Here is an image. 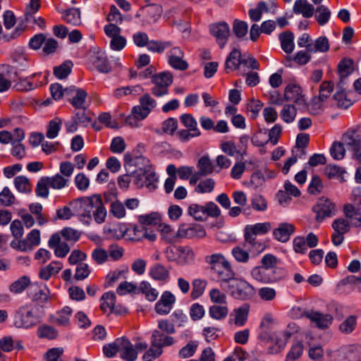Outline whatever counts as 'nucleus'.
Returning <instances> with one entry per match:
<instances>
[{"label":"nucleus","mask_w":361,"mask_h":361,"mask_svg":"<svg viewBox=\"0 0 361 361\" xmlns=\"http://www.w3.org/2000/svg\"><path fill=\"white\" fill-rule=\"evenodd\" d=\"M292 333L288 331L279 332L275 334V344L278 347V350H274V348H269L268 352L269 353H278L286 346L288 341L290 338Z\"/></svg>","instance_id":"nucleus-34"},{"label":"nucleus","mask_w":361,"mask_h":361,"mask_svg":"<svg viewBox=\"0 0 361 361\" xmlns=\"http://www.w3.org/2000/svg\"><path fill=\"white\" fill-rule=\"evenodd\" d=\"M197 346L198 342L197 341H190L179 350V357L184 359L192 357L196 352Z\"/></svg>","instance_id":"nucleus-52"},{"label":"nucleus","mask_w":361,"mask_h":361,"mask_svg":"<svg viewBox=\"0 0 361 361\" xmlns=\"http://www.w3.org/2000/svg\"><path fill=\"white\" fill-rule=\"evenodd\" d=\"M142 11L145 16V21L147 24H151L159 20L162 13V8L159 4H148L142 8Z\"/></svg>","instance_id":"nucleus-23"},{"label":"nucleus","mask_w":361,"mask_h":361,"mask_svg":"<svg viewBox=\"0 0 361 361\" xmlns=\"http://www.w3.org/2000/svg\"><path fill=\"white\" fill-rule=\"evenodd\" d=\"M180 120L187 130L194 132L195 135H201V132L197 128V123L192 114H182L180 116Z\"/></svg>","instance_id":"nucleus-36"},{"label":"nucleus","mask_w":361,"mask_h":361,"mask_svg":"<svg viewBox=\"0 0 361 361\" xmlns=\"http://www.w3.org/2000/svg\"><path fill=\"white\" fill-rule=\"evenodd\" d=\"M87 197V204L90 205L92 216L97 224H102L106 217V209L102 202V196L99 194H94Z\"/></svg>","instance_id":"nucleus-9"},{"label":"nucleus","mask_w":361,"mask_h":361,"mask_svg":"<svg viewBox=\"0 0 361 361\" xmlns=\"http://www.w3.org/2000/svg\"><path fill=\"white\" fill-rule=\"evenodd\" d=\"M233 31L238 38L245 37L248 31V25L245 21L235 19L233 23Z\"/></svg>","instance_id":"nucleus-49"},{"label":"nucleus","mask_w":361,"mask_h":361,"mask_svg":"<svg viewBox=\"0 0 361 361\" xmlns=\"http://www.w3.org/2000/svg\"><path fill=\"white\" fill-rule=\"evenodd\" d=\"M110 212L117 219H122L126 216L125 206L117 200L111 202Z\"/></svg>","instance_id":"nucleus-63"},{"label":"nucleus","mask_w":361,"mask_h":361,"mask_svg":"<svg viewBox=\"0 0 361 361\" xmlns=\"http://www.w3.org/2000/svg\"><path fill=\"white\" fill-rule=\"evenodd\" d=\"M349 361H361V345H353L349 346L347 351Z\"/></svg>","instance_id":"nucleus-64"},{"label":"nucleus","mask_w":361,"mask_h":361,"mask_svg":"<svg viewBox=\"0 0 361 361\" xmlns=\"http://www.w3.org/2000/svg\"><path fill=\"white\" fill-rule=\"evenodd\" d=\"M294 231L295 226L293 224L281 223L277 228L274 230L273 235L278 241L286 243L288 241Z\"/></svg>","instance_id":"nucleus-22"},{"label":"nucleus","mask_w":361,"mask_h":361,"mask_svg":"<svg viewBox=\"0 0 361 361\" xmlns=\"http://www.w3.org/2000/svg\"><path fill=\"white\" fill-rule=\"evenodd\" d=\"M346 82H338L337 85V91L334 94V99L337 102V105L340 107L347 109L351 106L352 103L350 100L346 99L345 94L344 85Z\"/></svg>","instance_id":"nucleus-31"},{"label":"nucleus","mask_w":361,"mask_h":361,"mask_svg":"<svg viewBox=\"0 0 361 361\" xmlns=\"http://www.w3.org/2000/svg\"><path fill=\"white\" fill-rule=\"evenodd\" d=\"M176 302V297L168 290L164 291L160 299L155 305V310L157 313L161 315L168 314L173 308Z\"/></svg>","instance_id":"nucleus-15"},{"label":"nucleus","mask_w":361,"mask_h":361,"mask_svg":"<svg viewBox=\"0 0 361 361\" xmlns=\"http://www.w3.org/2000/svg\"><path fill=\"white\" fill-rule=\"evenodd\" d=\"M334 204L328 199L321 198L317 204L313 207V212L316 213V219L322 221L331 216L334 211Z\"/></svg>","instance_id":"nucleus-16"},{"label":"nucleus","mask_w":361,"mask_h":361,"mask_svg":"<svg viewBox=\"0 0 361 361\" xmlns=\"http://www.w3.org/2000/svg\"><path fill=\"white\" fill-rule=\"evenodd\" d=\"M329 49V43L327 37L321 36L312 42L310 47L309 52L316 53L322 52L325 53Z\"/></svg>","instance_id":"nucleus-37"},{"label":"nucleus","mask_w":361,"mask_h":361,"mask_svg":"<svg viewBox=\"0 0 361 361\" xmlns=\"http://www.w3.org/2000/svg\"><path fill=\"white\" fill-rule=\"evenodd\" d=\"M149 275L154 280L166 281L169 277V271L163 264H156L150 268Z\"/></svg>","instance_id":"nucleus-32"},{"label":"nucleus","mask_w":361,"mask_h":361,"mask_svg":"<svg viewBox=\"0 0 361 361\" xmlns=\"http://www.w3.org/2000/svg\"><path fill=\"white\" fill-rule=\"evenodd\" d=\"M197 168L202 174L207 176L213 172V166L207 156L200 158L197 163Z\"/></svg>","instance_id":"nucleus-56"},{"label":"nucleus","mask_w":361,"mask_h":361,"mask_svg":"<svg viewBox=\"0 0 361 361\" xmlns=\"http://www.w3.org/2000/svg\"><path fill=\"white\" fill-rule=\"evenodd\" d=\"M258 296L259 298L265 302L274 300L276 297V291L271 287H262L258 289Z\"/></svg>","instance_id":"nucleus-53"},{"label":"nucleus","mask_w":361,"mask_h":361,"mask_svg":"<svg viewBox=\"0 0 361 361\" xmlns=\"http://www.w3.org/2000/svg\"><path fill=\"white\" fill-rule=\"evenodd\" d=\"M40 243L39 230L32 229L27 233L26 238L24 239V252L32 250L34 247L39 245Z\"/></svg>","instance_id":"nucleus-29"},{"label":"nucleus","mask_w":361,"mask_h":361,"mask_svg":"<svg viewBox=\"0 0 361 361\" xmlns=\"http://www.w3.org/2000/svg\"><path fill=\"white\" fill-rule=\"evenodd\" d=\"M139 102L140 105L133 107L131 112L137 121H141L157 106V102L149 93H145L139 99Z\"/></svg>","instance_id":"nucleus-8"},{"label":"nucleus","mask_w":361,"mask_h":361,"mask_svg":"<svg viewBox=\"0 0 361 361\" xmlns=\"http://www.w3.org/2000/svg\"><path fill=\"white\" fill-rule=\"evenodd\" d=\"M356 326L357 317L350 315L339 325L338 329L343 334H350L355 329Z\"/></svg>","instance_id":"nucleus-43"},{"label":"nucleus","mask_w":361,"mask_h":361,"mask_svg":"<svg viewBox=\"0 0 361 361\" xmlns=\"http://www.w3.org/2000/svg\"><path fill=\"white\" fill-rule=\"evenodd\" d=\"M13 239L10 243V246L16 250H23V224L20 220H14L10 225Z\"/></svg>","instance_id":"nucleus-17"},{"label":"nucleus","mask_w":361,"mask_h":361,"mask_svg":"<svg viewBox=\"0 0 361 361\" xmlns=\"http://www.w3.org/2000/svg\"><path fill=\"white\" fill-rule=\"evenodd\" d=\"M223 269L224 271H221L217 278L221 282V288L226 290L228 288V283H229V281L231 280H235V279L233 277L234 274L231 271L229 264L226 268Z\"/></svg>","instance_id":"nucleus-48"},{"label":"nucleus","mask_w":361,"mask_h":361,"mask_svg":"<svg viewBox=\"0 0 361 361\" xmlns=\"http://www.w3.org/2000/svg\"><path fill=\"white\" fill-rule=\"evenodd\" d=\"M271 229L269 222L257 223L254 225H247L244 228L245 242H254L257 235H264Z\"/></svg>","instance_id":"nucleus-12"},{"label":"nucleus","mask_w":361,"mask_h":361,"mask_svg":"<svg viewBox=\"0 0 361 361\" xmlns=\"http://www.w3.org/2000/svg\"><path fill=\"white\" fill-rule=\"evenodd\" d=\"M307 318L315 324L317 327L322 329L328 328L333 321V317L331 314L313 310L307 313Z\"/></svg>","instance_id":"nucleus-19"},{"label":"nucleus","mask_w":361,"mask_h":361,"mask_svg":"<svg viewBox=\"0 0 361 361\" xmlns=\"http://www.w3.org/2000/svg\"><path fill=\"white\" fill-rule=\"evenodd\" d=\"M244 60H241V54L237 49H233L227 56L225 62L226 71H234L237 69L240 63H243Z\"/></svg>","instance_id":"nucleus-27"},{"label":"nucleus","mask_w":361,"mask_h":361,"mask_svg":"<svg viewBox=\"0 0 361 361\" xmlns=\"http://www.w3.org/2000/svg\"><path fill=\"white\" fill-rule=\"evenodd\" d=\"M92 63L98 71L102 73H108L111 67L105 51L99 50L95 52L92 56Z\"/></svg>","instance_id":"nucleus-20"},{"label":"nucleus","mask_w":361,"mask_h":361,"mask_svg":"<svg viewBox=\"0 0 361 361\" xmlns=\"http://www.w3.org/2000/svg\"><path fill=\"white\" fill-rule=\"evenodd\" d=\"M173 75L170 72L164 71L152 76V94L157 97H161L169 94V87L173 83Z\"/></svg>","instance_id":"nucleus-6"},{"label":"nucleus","mask_w":361,"mask_h":361,"mask_svg":"<svg viewBox=\"0 0 361 361\" xmlns=\"http://www.w3.org/2000/svg\"><path fill=\"white\" fill-rule=\"evenodd\" d=\"M78 110L75 112L73 117L75 119V122L81 126L86 127L91 122V118L86 112L85 108L77 109Z\"/></svg>","instance_id":"nucleus-54"},{"label":"nucleus","mask_w":361,"mask_h":361,"mask_svg":"<svg viewBox=\"0 0 361 361\" xmlns=\"http://www.w3.org/2000/svg\"><path fill=\"white\" fill-rule=\"evenodd\" d=\"M75 185L78 190L80 191H86L90 186V179L83 173H79L75 177Z\"/></svg>","instance_id":"nucleus-62"},{"label":"nucleus","mask_w":361,"mask_h":361,"mask_svg":"<svg viewBox=\"0 0 361 361\" xmlns=\"http://www.w3.org/2000/svg\"><path fill=\"white\" fill-rule=\"evenodd\" d=\"M303 353V345L298 341L293 344L286 355V361H295L300 357Z\"/></svg>","instance_id":"nucleus-50"},{"label":"nucleus","mask_w":361,"mask_h":361,"mask_svg":"<svg viewBox=\"0 0 361 361\" xmlns=\"http://www.w3.org/2000/svg\"><path fill=\"white\" fill-rule=\"evenodd\" d=\"M293 11L295 14H301L304 18H310L314 15V6L307 0H296Z\"/></svg>","instance_id":"nucleus-24"},{"label":"nucleus","mask_w":361,"mask_h":361,"mask_svg":"<svg viewBox=\"0 0 361 361\" xmlns=\"http://www.w3.org/2000/svg\"><path fill=\"white\" fill-rule=\"evenodd\" d=\"M62 18L67 23L73 25L81 24L80 11L77 8H71L63 12Z\"/></svg>","instance_id":"nucleus-33"},{"label":"nucleus","mask_w":361,"mask_h":361,"mask_svg":"<svg viewBox=\"0 0 361 361\" xmlns=\"http://www.w3.org/2000/svg\"><path fill=\"white\" fill-rule=\"evenodd\" d=\"M250 306L247 304H243L240 307L235 308L231 316L234 315V323L238 326H243L248 317Z\"/></svg>","instance_id":"nucleus-28"},{"label":"nucleus","mask_w":361,"mask_h":361,"mask_svg":"<svg viewBox=\"0 0 361 361\" xmlns=\"http://www.w3.org/2000/svg\"><path fill=\"white\" fill-rule=\"evenodd\" d=\"M315 11V18L319 25H324L328 23L331 17V11L324 5L319 6Z\"/></svg>","instance_id":"nucleus-41"},{"label":"nucleus","mask_w":361,"mask_h":361,"mask_svg":"<svg viewBox=\"0 0 361 361\" xmlns=\"http://www.w3.org/2000/svg\"><path fill=\"white\" fill-rule=\"evenodd\" d=\"M62 269V264L58 261L52 262L39 271V277L45 281L49 280L52 275L58 274Z\"/></svg>","instance_id":"nucleus-30"},{"label":"nucleus","mask_w":361,"mask_h":361,"mask_svg":"<svg viewBox=\"0 0 361 361\" xmlns=\"http://www.w3.org/2000/svg\"><path fill=\"white\" fill-rule=\"evenodd\" d=\"M120 357L126 361H135L137 353L131 342L126 337L120 338Z\"/></svg>","instance_id":"nucleus-18"},{"label":"nucleus","mask_w":361,"mask_h":361,"mask_svg":"<svg viewBox=\"0 0 361 361\" xmlns=\"http://www.w3.org/2000/svg\"><path fill=\"white\" fill-rule=\"evenodd\" d=\"M284 97L287 101L293 102L299 106H304L307 104L301 87L295 83H290L286 86Z\"/></svg>","instance_id":"nucleus-13"},{"label":"nucleus","mask_w":361,"mask_h":361,"mask_svg":"<svg viewBox=\"0 0 361 361\" xmlns=\"http://www.w3.org/2000/svg\"><path fill=\"white\" fill-rule=\"evenodd\" d=\"M61 234L66 240L73 243L77 242L80 238V232L70 227L63 228Z\"/></svg>","instance_id":"nucleus-61"},{"label":"nucleus","mask_w":361,"mask_h":361,"mask_svg":"<svg viewBox=\"0 0 361 361\" xmlns=\"http://www.w3.org/2000/svg\"><path fill=\"white\" fill-rule=\"evenodd\" d=\"M334 90V83L331 81H324L320 85L319 95L312 101L310 112L313 114H318L322 109V102H325Z\"/></svg>","instance_id":"nucleus-10"},{"label":"nucleus","mask_w":361,"mask_h":361,"mask_svg":"<svg viewBox=\"0 0 361 361\" xmlns=\"http://www.w3.org/2000/svg\"><path fill=\"white\" fill-rule=\"evenodd\" d=\"M226 290L235 299L241 300H250L255 295L254 287L245 280L239 279L230 281Z\"/></svg>","instance_id":"nucleus-4"},{"label":"nucleus","mask_w":361,"mask_h":361,"mask_svg":"<svg viewBox=\"0 0 361 361\" xmlns=\"http://www.w3.org/2000/svg\"><path fill=\"white\" fill-rule=\"evenodd\" d=\"M210 34L215 37L221 49L226 45L230 35V28L225 22L212 23L209 25Z\"/></svg>","instance_id":"nucleus-11"},{"label":"nucleus","mask_w":361,"mask_h":361,"mask_svg":"<svg viewBox=\"0 0 361 361\" xmlns=\"http://www.w3.org/2000/svg\"><path fill=\"white\" fill-rule=\"evenodd\" d=\"M49 184V187L54 190H61L68 186L69 179L63 177L60 173H56L52 176H46Z\"/></svg>","instance_id":"nucleus-35"},{"label":"nucleus","mask_w":361,"mask_h":361,"mask_svg":"<svg viewBox=\"0 0 361 361\" xmlns=\"http://www.w3.org/2000/svg\"><path fill=\"white\" fill-rule=\"evenodd\" d=\"M171 46V43L169 41L161 42L151 40L148 42L147 48L150 51L162 53L166 49L170 47Z\"/></svg>","instance_id":"nucleus-51"},{"label":"nucleus","mask_w":361,"mask_h":361,"mask_svg":"<svg viewBox=\"0 0 361 361\" xmlns=\"http://www.w3.org/2000/svg\"><path fill=\"white\" fill-rule=\"evenodd\" d=\"M73 66L72 61H66L60 66H56L54 68V74L60 80L65 79L71 73Z\"/></svg>","instance_id":"nucleus-42"},{"label":"nucleus","mask_w":361,"mask_h":361,"mask_svg":"<svg viewBox=\"0 0 361 361\" xmlns=\"http://www.w3.org/2000/svg\"><path fill=\"white\" fill-rule=\"evenodd\" d=\"M9 66L0 65V92H4L9 90L11 86L8 73Z\"/></svg>","instance_id":"nucleus-45"},{"label":"nucleus","mask_w":361,"mask_h":361,"mask_svg":"<svg viewBox=\"0 0 361 361\" xmlns=\"http://www.w3.org/2000/svg\"><path fill=\"white\" fill-rule=\"evenodd\" d=\"M23 130L14 137L12 145L11 154L18 159L22 158L21 152H23Z\"/></svg>","instance_id":"nucleus-55"},{"label":"nucleus","mask_w":361,"mask_h":361,"mask_svg":"<svg viewBox=\"0 0 361 361\" xmlns=\"http://www.w3.org/2000/svg\"><path fill=\"white\" fill-rule=\"evenodd\" d=\"M87 96V94L84 90L78 89L73 97L68 99V101L75 109H83Z\"/></svg>","instance_id":"nucleus-46"},{"label":"nucleus","mask_w":361,"mask_h":361,"mask_svg":"<svg viewBox=\"0 0 361 361\" xmlns=\"http://www.w3.org/2000/svg\"><path fill=\"white\" fill-rule=\"evenodd\" d=\"M24 290H26L28 298L34 301L44 302L48 300L49 290L47 286L42 283H31L30 279L25 276Z\"/></svg>","instance_id":"nucleus-7"},{"label":"nucleus","mask_w":361,"mask_h":361,"mask_svg":"<svg viewBox=\"0 0 361 361\" xmlns=\"http://www.w3.org/2000/svg\"><path fill=\"white\" fill-rule=\"evenodd\" d=\"M123 159L126 171L132 173L134 183L138 188L146 186L150 190L157 188L158 177L149 165L148 159L142 156L133 158L130 154H126Z\"/></svg>","instance_id":"nucleus-1"},{"label":"nucleus","mask_w":361,"mask_h":361,"mask_svg":"<svg viewBox=\"0 0 361 361\" xmlns=\"http://www.w3.org/2000/svg\"><path fill=\"white\" fill-rule=\"evenodd\" d=\"M176 343L173 337L169 334L155 329L152 331L150 347L142 356L143 361H153L163 353L164 347L171 346Z\"/></svg>","instance_id":"nucleus-2"},{"label":"nucleus","mask_w":361,"mask_h":361,"mask_svg":"<svg viewBox=\"0 0 361 361\" xmlns=\"http://www.w3.org/2000/svg\"><path fill=\"white\" fill-rule=\"evenodd\" d=\"M324 173L329 178H341L343 180L342 176L345 171L337 165L329 164L325 168Z\"/></svg>","instance_id":"nucleus-60"},{"label":"nucleus","mask_w":361,"mask_h":361,"mask_svg":"<svg viewBox=\"0 0 361 361\" xmlns=\"http://www.w3.org/2000/svg\"><path fill=\"white\" fill-rule=\"evenodd\" d=\"M296 114L297 111L293 105L286 104L281 111V116L284 122L290 123L295 120Z\"/></svg>","instance_id":"nucleus-47"},{"label":"nucleus","mask_w":361,"mask_h":361,"mask_svg":"<svg viewBox=\"0 0 361 361\" xmlns=\"http://www.w3.org/2000/svg\"><path fill=\"white\" fill-rule=\"evenodd\" d=\"M206 235V231L201 225L192 226L183 224L179 226L176 236L180 238H203Z\"/></svg>","instance_id":"nucleus-14"},{"label":"nucleus","mask_w":361,"mask_h":361,"mask_svg":"<svg viewBox=\"0 0 361 361\" xmlns=\"http://www.w3.org/2000/svg\"><path fill=\"white\" fill-rule=\"evenodd\" d=\"M49 184L46 176L41 178L36 186L35 192L37 196L43 198L48 197L49 194Z\"/></svg>","instance_id":"nucleus-57"},{"label":"nucleus","mask_w":361,"mask_h":361,"mask_svg":"<svg viewBox=\"0 0 361 361\" xmlns=\"http://www.w3.org/2000/svg\"><path fill=\"white\" fill-rule=\"evenodd\" d=\"M353 61L349 58L343 59L338 64L340 82H345L347 78L353 72Z\"/></svg>","instance_id":"nucleus-25"},{"label":"nucleus","mask_w":361,"mask_h":361,"mask_svg":"<svg viewBox=\"0 0 361 361\" xmlns=\"http://www.w3.org/2000/svg\"><path fill=\"white\" fill-rule=\"evenodd\" d=\"M188 214L196 221H203L206 220L204 205L196 203L191 204L188 207Z\"/></svg>","instance_id":"nucleus-38"},{"label":"nucleus","mask_w":361,"mask_h":361,"mask_svg":"<svg viewBox=\"0 0 361 361\" xmlns=\"http://www.w3.org/2000/svg\"><path fill=\"white\" fill-rule=\"evenodd\" d=\"M228 313V307L224 305H214L209 309V315L214 319L222 320L225 319Z\"/></svg>","instance_id":"nucleus-40"},{"label":"nucleus","mask_w":361,"mask_h":361,"mask_svg":"<svg viewBox=\"0 0 361 361\" xmlns=\"http://www.w3.org/2000/svg\"><path fill=\"white\" fill-rule=\"evenodd\" d=\"M62 121L59 118H55L49 122L46 136L49 139L56 138L61 128Z\"/></svg>","instance_id":"nucleus-44"},{"label":"nucleus","mask_w":361,"mask_h":361,"mask_svg":"<svg viewBox=\"0 0 361 361\" xmlns=\"http://www.w3.org/2000/svg\"><path fill=\"white\" fill-rule=\"evenodd\" d=\"M164 253L168 262H174L178 266L191 264L195 260L194 251L190 246L169 245Z\"/></svg>","instance_id":"nucleus-3"},{"label":"nucleus","mask_w":361,"mask_h":361,"mask_svg":"<svg viewBox=\"0 0 361 361\" xmlns=\"http://www.w3.org/2000/svg\"><path fill=\"white\" fill-rule=\"evenodd\" d=\"M345 153V149L343 142H334L330 148V154L333 159L336 160L342 159Z\"/></svg>","instance_id":"nucleus-59"},{"label":"nucleus","mask_w":361,"mask_h":361,"mask_svg":"<svg viewBox=\"0 0 361 361\" xmlns=\"http://www.w3.org/2000/svg\"><path fill=\"white\" fill-rule=\"evenodd\" d=\"M192 292H191V297L193 299H197L203 294L205 287H206V285H207V283L204 280L197 279H195L192 281Z\"/></svg>","instance_id":"nucleus-58"},{"label":"nucleus","mask_w":361,"mask_h":361,"mask_svg":"<svg viewBox=\"0 0 361 361\" xmlns=\"http://www.w3.org/2000/svg\"><path fill=\"white\" fill-rule=\"evenodd\" d=\"M279 39L283 51L286 54L292 53L295 48L293 33L290 31L283 32Z\"/></svg>","instance_id":"nucleus-26"},{"label":"nucleus","mask_w":361,"mask_h":361,"mask_svg":"<svg viewBox=\"0 0 361 361\" xmlns=\"http://www.w3.org/2000/svg\"><path fill=\"white\" fill-rule=\"evenodd\" d=\"M343 144L353 152L361 149V137L357 131L354 130L345 133L342 137Z\"/></svg>","instance_id":"nucleus-21"},{"label":"nucleus","mask_w":361,"mask_h":361,"mask_svg":"<svg viewBox=\"0 0 361 361\" xmlns=\"http://www.w3.org/2000/svg\"><path fill=\"white\" fill-rule=\"evenodd\" d=\"M142 293L147 300L150 302L154 301L159 295V292L154 288H152L150 283L147 281H143L140 283L138 288L137 293Z\"/></svg>","instance_id":"nucleus-39"},{"label":"nucleus","mask_w":361,"mask_h":361,"mask_svg":"<svg viewBox=\"0 0 361 361\" xmlns=\"http://www.w3.org/2000/svg\"><path fill=\"white\" fill-rule=\"evenodd\" d=\"M252 278L263 283H274L285 277V272L281 268H267L255 267L251 271Z\"/></svg>","instance_id":"nucleus-5"}]
</instances>
